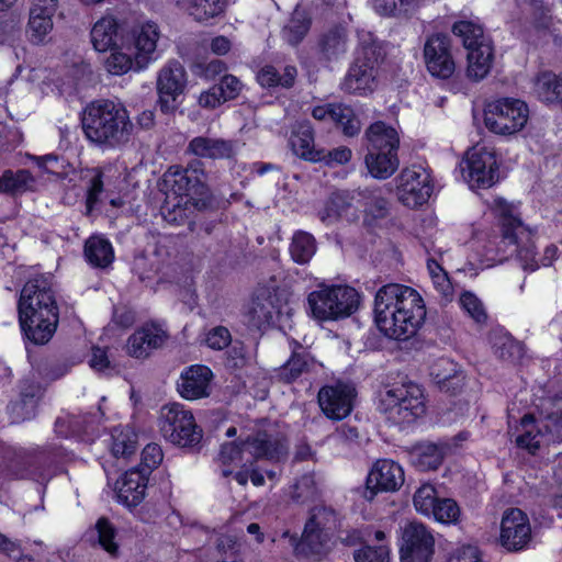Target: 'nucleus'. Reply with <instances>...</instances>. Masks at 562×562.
Masks as SVG:
<instances>
[{
    "mask_svg": "<svg viewBox=\"0 0 562 562\" xmlns=\"http://www.w3.org/2000/svg\"><path fill=\"white\" fill-rule=\"evenodd\" d=\"M374 322L391 339L406 340L425 321L426 307L419 293L398 283L385 284L374 297Z\"/></svg>",
    "mask_w": 562,
    "mask_h": 562,
    "instance_id": "f257e3e1",
    "label": "nucleus"
},
{
    "mask_svg": "<svg viewBox=\"0 0 562 562\" xmlns=\"http://www.w3.org/2000/svg\"><path fill=\"white\" fill-rule=\"evenodd\" d=\"M18 312L21 329L30 342L41 346L53 338L59 322V308L47 278L36 277L24 284Z\"/></svg>",
    "mask_w": 562,
    "mask_h": 562,
    "instance_id": "f03ea898",
    "label": "nucleus"
},
{
    "mask_svg": "<svg viewBox=\"0 0 562 562\" xmlns=\"http://www.w3.org/2000/svg\"><path fill=\"white\" fill-rule=\"evenodd\" d=\"M166 199L160 207L162 218L171 225H182L188 218V205H198L209 195L203 162L194 160L182 168L171 166L164 173Z\"/></svg>",
    "mask_w": 562,
    "mask_h": 562,
    "instance_id": "7ed1b4c3",
    "label": "nucleus"
},
{
    "mask_svg": "<svg viewBox=\"0 0 562 562\" xmlns=\"http://www.w3.org/2000/svg\"><path fill=\"white\" fill-rule=\"evenodd\" d=\"M81 124L86 137L103 148L127 144L134 131L127 110L110 100L89 103L83 109Z\"/></svg>",
    "mask_w": 562,
    "mask_h": 562,
    "instance_id": "20e7f679",
    "label": "nucleus"
},
{
    "mask_svg": "<svg viewBox=\"0 0 562 562\" xmlns=\"http://www.w3.org/2000/svg\"><path fill=\"white\" fill-rule=\"evenodd\" d=\"M286 453L285 439L279 434L258 431L255 436L248 437L240 443L228 442L221 447L220 461L223 465V476L233 473L228 465H243L254 460H280Z\"/></svg>",
    "mask_w": 562,
    "mask_h": 562,
    "instance_id": "39448f33",
    "label": "nucleus"
},
{
    "mask_svg": "<svg viewBox=\"0 0 562 562\" xmlns=\"http://www.w3.org/2000/svg\"><path fill=\"white\" fill-rule=\"evenodd\" d=\"M312 316L318 321H338L352 315L359 307L360 295L348 285L319 286L307 296Z\"/></svg>",
    "mask_w": 562,
    "mask_h": 562,
    "instance_id": "423d86ee",
    "label": "nucleus"
},
{
    "mask_svg": "<svg viewBox=\"0 0 562 562\" xmlns=\"http://www.w3.org/2000/svg\"><path fill=\"white\" fill-rule=\"evenodd\" d=\"M452 32L468 49V78L473 81L484 79L492 67L493 47L482 26L471 21H459L453 24Z\"/></svg>",
    "mask_w": 562,
    "mask_h": 562,
    "instance_id": "0eeeda50",
    "label": "nucleus"
},
{
    "mask_svg": "<svg viewBox=\"0 0 562 562\" xmlns=\"http://www.w3.org/2000/svg\"><path fill=\"white\" fill-rule=\"evenodd\" d=\"M493 211L501 223L502 243L514 246L513 251L517 252L524 270L535 271L538 269L533 245L518 247L519 240H529L530 232L519 218L516 207L506 200L497 198L494 200Z\"/></svg>",
    "mask_w": 562,
    "mask_h": 562,
    "instance_id": "6e6552de",
    "label": "nucleus"
},
{
    "mask_svg": "<svg viewBox=\"0 0 562 562\" xmlns=\"http://www.w3.org/2000/svg\"><path fill=\"white\" fill-rule=\"evenodd\" d=\"M380 405L394 423H411L426 411L423 390L412 382L387 387Z\"/></svg>",
    "mask_w": 562,
    "mask_h": 562,
    "instance_id": "1a4fd4ad",
    "label": "nucleus"
},
{
    "mask_svg": "<svg viewBox=\"0 0 562 562\" xmlns=\"http://www.w3.org/2000/svg\"><path fill=\"white\" fill-rule=\"evenodd\" d=\"M159 427L164 438L179 447H194L202 439V429L192 413L178 403L161 408Z\"/></svg>",
    "mask_w": 562,
    "mask_h": 562,
    "instance_id": "9d476101",
    "label": "nucleus"
},
{
    "mask_svg": "<svg viewBox=\"0 0 562 562\" xmlns=\"http://www.w3.org/2000/svg\"><path fill=\"white\" fill-rule=\"evenodd\" d=\"M528 114L529 110L524 101L505 98L486 105L484 123L495 134L512 135L526 125Z\"/></svg>",
    "mask_w": 562,
    "mask_h": 562,
    "instance_id": "9b49d317",
    "label": "nucleus"
},
{
    "mask_svg": "<svg viewBox=\"0 0 562 562\" xmlns=\"http://www.w3.org/2000/svg\"><path fill=\"white\" fill-rule=\"evenodd\" d=\"M460 170L471 189H487L498 180L495 153L484 146L471 148L461 161Z\"/></svg>",
    "mask_w": 562,
    "mask_h": 562,
    "instance_id": "f8f14e48",
    "label": "nucleus"
},
{
    "mask_svg": "<svg viewBox=\"0 0 562 562\" xmlns=\"http://www.w3.org/2000/svg\"><path fill=\"white\" fill-rule=\"evenodd\" d=\"M60 450L47 451L24 450L9 448L3 452V462L5 463L7 476L13 479H44L42 467L50 460L60 457Z\"/></svg>",
    "mask_w": 562,
    "mask_h": 562,
    "instance_id": "ddd939ff",
    "label": "nucleus"
},
{
    "mask_svg": "<svg viewBox=\"0 0 562 562\" xmlns=\"http://www.w3.org/2000/svg\"><path fill=\"white\" fill-rule=\"evenodd\" d=\"M396 183L398 201L411 209L426 203L432 191L430 176L420 166L404 168L396 177Z\"/></svg>",
    "mask_w": 562,
    "mask_h": 562,
    "instance_id": "4468645a",
    "label": "nucleus"
},
{
    "mask_svg": "<svg viewBox=\"0 0 562 562\" xmlns=\"http://www.w3.org/2000/svg\"><path fill=\"white\" fill-rule=\"evenodd\" d=\"M187 86L184 67L177 60L169 61L161 68L157 78L158 106L162 113L175 112L180 105L179 98Z\"/></svg>",
    "mask_w": 562,
    "mask_h": 562,
    "instance_id": "2eb2a0df",
    "label": "nucleus"
},
{
    "mask_svg": "<svg viewBox=\"0 0 562 562\" xmlns=\"http://www.w3.org/2000/svg\"><path fill=\"white\" fill-rule=\"evenodd\" d=\"M532 540L529 518L519 508H508L501 521L499 542L509 552L526 550Z\"/></svg>",
    "mask_w": 562,
    "mask_h": 562,
    "instance_id": "dca6fc26",
    "label": "nucleus"
},
{
    "mask_svg": "<svg viewBox=\"0 0 562 562\" xmlns=\"http://www.w3.org/2000/svg\"><path fill=\"white\" fill-rule=\"evenodd\" d=\"M402 540V562H430L435 538L425 525L416 521L407 524L403 529Z\"/></svg>",
    "mask_w": 562,
    "mask_h": 562,
    "instance_id": "f3484780",
    "label": "nucleus"
},
{
    "mask_svg": "<svg viewBox=\"0 0 562 562\" xmlns=\"http://www.w3.org/2000/svg\"><path fill=\"white\" fill-rule=\"evenodd\" d=\"M160 37L159 27L154 22L135 26L131 34L122 37V46L133 50L136 70H142L156 59L157 42Z\"/></svg>",
    "mask_w": 562,
    "mask_h": 562,
    "instance_id": "a211bd4d",
    "label": "nucleus"
},
{
    "mask_svg": "<svg viewBox=\"0 0 562 562\" xmlns=\"http://www.w3.org/2000/svg\"><path fill=\"white\" fill-rule=\"evenodd\" d=\"M424 59L431 76L439 79L450 78L456 70L450 37L442 33L429 36L424 45Z\"/></svg>",
    "mask_w": 562,
    "mask_h": 562,
    "instance_id": "6ab92c4d",
    "label": "nucleus"
},
{
    "mask_svg": "<svg viewBox=\"0 0 562 562\" xmlns=\"http://www.w3.org/2000/svg\"><path fill=\"white\" fill-rule=\"evenodd\" d=\"M404 483L402 467L392 460H379L370 471L362 492L363 498L371 502L378 492L397 491Z\"/></svg>",
    "mask_w": 562,
    "mask_h": 562,
    "instance_id": "aec40b11",
    "label": "nucleus"
},
{
    "mask_svg": "<svg viewBox=\"0 0 562 562\" xmlns=\"http://www.w3.org/2000/svg\"><path fill=\"white\" fill-rule=\"evenodd\" d=\"M356 390L352 385L337 383L323 386L317 395L318 404L324 414L335 420L347 417L352 411Z\"/></svg>",
    "mask_w": 562,
    "mask_h": 562,
    "instance_id": "412c9836",
    "label": "nucleus"
},
{
    "mask_svg": "<svg viewBox=\"0 0 562 562\" xmlns=\"http://www.w3.org/2000/svg\"><path fill=\"white\" fill-rule=\"evenodd\" d=\"M321 368L323 364L306 348L294 342L290 358L276 370L274 376L279 382L290 384Z\"/></svg>",
    "mask_w": 562,
    "mask_h": 562,
    "instance_id": "4be33fe9",
    "label": "nucleus"
},
{
    "mask_svg": "<svg viewBox=\"0 0 562 562\" xmlns=\"http://www.w3.org/2000/svg\"><path fill=\"white\" fill-rule=\"evenodd\" d=\"M278 314L280 305L277 294L268 288L257 289L246 313L248 326L262 329L272 324Z\"/></svg>",
    "mask_w": 562,
    "mask_h": 562,
    "instance_id": "5701e85b",
    "label": "nucleus"
},
{
    "mask_svg": "<svg viewBox=\"0 0 562 562\" xmlns=\"http://www.w3.org/2000/svg\"><path fill=\"white\" fill-rule=\"evenodd\" d=\"M212 378L213 373L206 366H191L181 373L178 391L183 398L190 401L207 397Z\"/></svg>",
    "mask_w": 562,
    "mask_h": 562,
    "instance_id": "b1692460",
    "label": "nucleus"
},
{
    "mask_svg": "<svg viewBox=\"0 0 562 562\" xmlns=\"http://www.w3.org/2000/svg\"><path fill=\"white\" fill-rule=\"evenodd\" d=\"M237 140L213 138L206 136L193 137L186 153L206 159H233L237 153Z\"/></svg>",
    "mask_w": 562,
    "mask_h": 562,
    "instance_id": "393cba45",
    "label": "nucleus"
},
{
    "mask_svg": "<svg viewBox=\"0 0 562 562\" xmlns=\"http://www.w3.org/2000/svg\"><path fill=\"white\" fill-rule=\"evenodd\" d=\"M353 196L348 191L334 192L325 202L324 207L318 211V217L325 225H333L339 220L348 222L358 218V211L352 205Z\"/></svg>",
    "mask_w": 562,
    "mask_h": 562,
    "instance_id": "a878e982",
    "label": "nucleus"
},
{
    "mask_svg": "<svg viewBox=\"0 0 562 562\" xmlns=\"http://www.w3.org/2000/svg\"><path fill=\"white\" fill-rule=\"evenodd\" d=\"M363 144L367 150L398 151L400 135L392 125L376 121L364 131Z\"/></svg>",
    "mask_w": 562,
    "mask_h": 562,
    "instance_id": "bb28decb",
    "label": "nucleus"
},
{
    "mask_svg": "<svg viewBox=\"0 0 562 562\" xmlns=\"http://www.w3.org/2000/svg\"><path fill=\"white\" fill-rule=\"evenodd\" d=\"M430 376L440 391L457 394L464 385V374L459 366L448 359L440 358L430 368Z\"/></svg>",
    "mask_w": 562,
    "mask_h": 562,
    "instance_id": "cd10ccee",
    "label": "nucleus"
},
{
    "mask_svg": "<svg viewBox=\"0 0 562 562\" xmlns=\"http://www.w3.org/2000/svg\"><path fill=\"white\" fill-rule=\"evenodd\" d=\"M375 75L376 69L372 68L370 64L364 65L361 59H356L341 81L340 88L347 93L366 94L372 92L376 86Z\"/></svg>",
    "mask_w": 562,
    "mask_h": 562,
    "instance_id": "c85d7f7f",
    "label": "nucleus"
},
{
    "mask_svg": "<svg viewBox=\"0 0 562 562\" xmlns=\"http://www.w3.org/2000/svg\"><path fill=\"white\" fill-rule=\"evenodd\" d=\"M167 334L156 325H146L136 330L127 340V351L132 357L145 358L151 350L162 346Z\"/></svg>",
    "mask_w": 562,
    "mask_h": 562,
    "instance_id": "c756f323",
    "label": "nucleus"
},
{
    "mask_svg": "<svg viewBox=\"0 0 562 562\" xmlns=\"http://www.w3.org/2000/svg\"><path fill=\"white\" fill-rule=\"evenodd\" d=\"M148 475L135 469L126 471L116 482L117 498L128 507L137 506L145 496Z\"/></svg>",
    "mask_w": 562,
    "mask_h": 562,
    "instance_id": "7c9ffc66",
    "label": "nucleus"
},
{
    "mask_svg": "<svg viewBox=\"0 0 562 562\" xmlns=\"http://www.w3.org/2000/svg\"><path fill=\"white\" fill-rule=\"evenodd\" d=\"M331 538V535L305 524L301 540L296 542V538L291 537V541L295 543L296 555L319 559L328 553Z\"/></svg>",
    "mask_w": 562,
    "mask_h": 562,
    "instance_id": "2f4dec72",
    "label": "nucleus"
},
{
    "mask_svg": "<svg viewBox=\"0 0 562 562\" xmlns=\"http://www.w3.org/2000/svg\"><path fill=\"white\" fill-rule=\"evenodd\" d=\"M349 35L346 26L334 25L321 34L317 47L321 57L326 61L341 58L348 50Z\"/></svg>",
    "mask_w": 562,
    "mask_h": 562,
    "instance_id": "473e14b6",
    "label": "nucleus"
},
{
    "mask_svg": "<svg viewBox=\"0 0 562 562\" xmlns=\"http://www.w3.org/2000/svg\"><path fill=\"white\" fill-rule=\"evenodd\" d=\"M290 145L293 153L302 159L312 162H319L324 159L322 150L314 146V131L308 121L299 122L294 125Z\"/></svg>",
    "mask_w": 562,
    "mask_h": 562,
    "instance_id": "72a5a7b5",
    "label": "nucleus"
},
{
    "mask_svg": "<svg viewBox=\"0 0 562 562\" xmlns=\"http://www.w3.org/2000/svg\"><path fill=\"white\" fill-rule=\"evenodd\" d=\"M538 424L546 443L562 441V408L555 405L554 400L549 398L541 403Z\"/></svg>",
    "mask_w": 562,
    "mask_h": 562,
    "instance_id": "f704fd0d",
    "label": "nucleus"
},
{
    "mask_svg": "<svg viewBox=\"0 0 562 562\" xmlns=\"http://www.w3.org/2000/svg\"><path fill=\"white\" fill-rule=\"evenodd\" d=\"M364 164L373 178L384 180L398 169L400 159L397 151L367 150Z\"/></svg>",
    "mask_w": 562,
    "mask_h": 562,
    "instance_id": "c9c22d12",
    "label": "nucleus"
},
{
    "mask_svg": "<svg viewBox=\"0 0 562 562\" xmlns=\"http://www.w3.org/2000/svg\"><path fill=\"white\" fill-rule=\"evenodd\" d=\"M91 42L98 52H106L122 43L124 35L119 33V25L113 18L99 20L91 30Z\"/></svg>",
    "mask_w": 562,
    "mask_h": 562,
    "instance_id": "e433bc0d",
    "label": "nucleus"
},
{
    "mask_svg": "<svg viewBox=\"0 0 562 562\" xmlns=\"http://www.w3.org/2000/svg\"><path fill=\"white\" fill-rule=\"evenodd\" d=\"M85 258L94 268L104 269L114 259V251L111 243L100 236H91L85 243Z\"/></svg>",
    "mask_w": 562,
    "mask_h": 562,
    "instance_id": "4c0bfd02",
    "label": "nucleus"
},
{
    "mask_svg": "<svg viewBox=\"0 0 562 562\" xmlns=\"http://www.w3.org/2000/svg\"><path fill=\"white\" fill-rule=\"evenodd\" d=\"M442 460V448L431 442L418 443L411 451V461L419 471L436 470Z\"/></svg>",
    "mask_w": 562,
    "mask_h": 562,
    "instance_id": "58836bf2",
    "label": "nucleus"
},
{
    "mask_svg": "<svg viewBox=\"0 0 562 562\" xmlns=\"http://www.w3.org/2000/svg\"><path fill=\"white\" fill-rule=\"evenodd\" d=\"M35 178L26 169L18 171L5 170L0 177V192L11 195L24 193L33 190Z\"/></svg>",
    "mask_w": 562,
    "mask_h": 562,
    "instance_id": "ea45409f",
    "label": "nucleus"
},
{
    "mask_svg": "<svg viewBox=\"0 0 562 562\" xmlns=\"http://www.w3.org/2000/svg\"><path fill=\"white\" fill-rule=\"evenodd\" d=\"M306 524L333 536L340 525V514L330 505L318 504L311 509Z\"/></svg>",
    "mask_w": 562,
    "mask_h": 562,
    "instance_id": "a19ab883",
    "label": "nucleus"
},
{
    "mask_svg": "<svg viewBox=\"0 0 562 562\" xmlns=\"http://www.w3.org/2000/svg\"><path fill=\"white\" fill-rule=\"evenodd\" d=\"M543 442L546 438L535 417L530 414L525 415L520 422V434L516 438L517 446L535 453Z\"/></svg>",
    "mask_w": 562,
    "mask_h": 562,
    "instance_id": "79ce46f5",
    "label": "nucleus"
},
{
    "mask_svg": "<svg viewBox=\"0 0 562 562\" xmlns=\"http://www.w3.org/2000/svg\"><path fill=\"white\" fill-rule=\"evenodd\" d=\"M535 93L543 102L562 100V75L551 71L539 74L535 80Z\"/></svg>",
    "mask_w": 562,
    "mask_h": 562,
    "instance_id": "37998d69",
    "label": "nucleus"
},
{
    "mask_svg": "<svg viewBox=\"0 0 562 562\" xmlns=\"http://www.w3.org/2000/svg\"><path fill=\"white\" fill-rule=\"evenodd\" d=\"M310 27L311 19L307 12L300 7H296L288 24L283 27L282 34L290 45L295 46L305 37Z\"/></svg>",
    "mask_w": 562,
    "mask_h": 562,
    "instance_id": "c03bdc74",
    "label": "nucleus"
},
{
    "mask_svg": "<svg viewBox=\"0 0 562 562\" xmlns=\"http://www.w3.org/2000/svg\"><path fill=\"white\" fill-rule=\"evenodd\" d=\"M316 251V240L310 233L299 231L293 235L290 245V254L292 259L304 265L311 260Z\"/></svg>",
    "mask_w": 562,
    "mask_h": 562,
    "instance_id": "a18cd8bd",
    "label": "nucleus"
},
{
    "mask_svg": "<svg viewBox=\"0 0 562 562\" xmlns=\"http://www.w3.org/2000/svg\"><path fill=\"white\" fill-rule=\"evenodd\" d=\"M97 536V543L111 557L117 558L120 555V546L115 541L116 528L105 517L97 520L94 526Z\"/></svg>",
    "mask_w": 562,
    "mask_h": 562,
    "instance_id": "49530a36",
    "label": "nucleus"
},
{
    "mask_svg": "<svg viewBox=\"0 0 562 562\" xmlns=\"http://www.w3.org/2000/svg\"><path fill=\"white\" fill-rule=\"evenodd\" d=\"M359 52L356 59H361L364 65L370 64L376 69L379 61L383 58L384 52L381 44L370 32L359 33Z\"/></svg>",
    "mask_w": 562,
    "mask_h": 562,
    "instance_id": "de8ad7c7",
    "label": "nucleus"
},
{
    "mask_svg": "<svg viewBox=\"0 0 562 562\" xmlns=\"http://www.w3.org/2000/svg\"><path fill=\"white\" fill-rule=\"evenodd\" d=\"M331 120L341 128L344 135L353 137L359 134L361 124L353 110L344 104H331Z\"/></svg>",
    "mask_w": 562,
    "mask_h": 562,
    "instance_id": "09e8293b",
    "label": "nucleus"
},
{
    "mask_svg": "<svg viewBox=\"0 0 562 562\" xmlns=\"http://www.w3.org/2000/svg\"><path fill=\"white\" fill-rule=\"evenodd\" d=\"M123 49L126 47H123L122 43L110 48L111 54L105 59V67L112 75H123L133 68L136 70L135 59L132 58L133 50L123 52Z\"/></svg>",
    "mask_w": 562,
    "mask_h": 562,
    "instance_id": "8fccbe9b",
    "label": "nucleus"
},
{
    "mask_svg": "<svg viewBox=\"0 0 562 562\" xmlns=\"http://www.w3.org/2000/svg\"><path fill=\"white\" fill-rule=\"evenodd\" d=\"M225 4V0H188L187 10L196 21L202 22L220 15Z\"/></svg>",
    "mask_w": 562,
    "mask_h": 562,
    "instance_id": "3c124183",
    "label": "nucleus"
},
{
    "mask_svg": "<svg viewBox=\"0 0 562 562\" xmlns=\"http://www.w3.org/2000/svg\"><path fill=\"white\" fill-rule=\"evenodd\" d=\"M493 348L495 355L505 361L514 362L520 359L524 355V348L520 342L508 335L495 337L493 340Z\"/></svg>",
    "mask_w": 562,
    "mask_h": 562,
    "instance_id": "603ef678",
    "label": "nucleus"
},
{
    "mask_svg": "<svg viewBox=\"0 0 562 562\" xmlns=\"http://www.w3.org/2000/svg\"><path fill=\"white\" fill-rule=\"evenodd\" d=\"M87 417H76L72 415L59 416L55 422V432L68 438L70 436H79L82 432H88Z\"/></svg>",
    "mask_w": 562,
    "mask_h": 562,
    "instance_id": "864d4df0",
    "label": "nucleus"
},
{
    "mask_svg": "<svg viewBox=\"0 0 562 562\" xmlns=\"http://www.w3.org/2000/svg\"><path fill=\"white\" fill-rule=\"evenodd\" d=\"M38 9H31L29 20V31L32 42L38 44L43 42L45 36L53 29V16L43 15L37 13Z\"/></svg>",
    "mask_w": 562,
    "mask_h": 562,
    "instance_id": "5fc2aeb1",
    "label": "nucleus"
},
{
    "mask_svg": "<svg viewBox=\"0 0 562 562\" xmlns=\"http://www.w3.org/2000/svg\"><path fill=\"white\" fill-rule=\"evenodd\" d=\"M430 516L442 524H454L460 517V507L452 498H438Z\"/></svg>",
    "mask_w": 562,
    "mask_h": 562,
    "instance_id": "6e6d98bb",
    "label": "nucleus"
},
{
    "mask_svg": "<svg viewBox=\"0 0 562 562\" xmlns=\"http://www.w3.org/2000/svg\"><path fill=\"white\" fill-rule=\"evenodd\" d=\"M459 303L462 310L477 324H484L487 314L482 301L472 292H463L460 295Z\"/></svg>",
    "mask_w": 562,
    "mask_h": 562,
    "instance_id": "4d7b16f0",
    "label": "nucleus"
},
{
    "mask_svg": "<svg viewBox=\"0 0 562 562\" xmlns=\"http://www.w3.org/2000/svg\"><path fill=\"white\" fill-rule=\"evenodd\" d=\"M112 452L115 457H128L136 451V435L130 430L115 431L112 435Z\"/></svg>",
    "mask_w": 562,
    "mask_h": 562,
    "instance_id": "13d9d810",
    "label": "nucleus"
},
{
    "mask_svg": "<svg viewBox=\"0 0 562 562\" xmlns=\"http://www.w3.org/2000/svg\"><path fill=\"white\" fill-rule=\"evenodd\" d=\"M437 499L435 487L430 484H424L415 492L413 502L417 512L430 516Z\"/></svg>",
    "mask_w": 562,
    "mask_h": 562,
    "instance_id": "bf43d9fd",
    "label": "nucleus"
},
{
    "mask_svg": "<svg viewBox=\"0 0 562 562\" xmlns=\"http://www.w3.org/2000/svg\"><path fill=\"white\" fill-rule=\"evenodd\" d=\"M414 0H374L378 13L387 16L407 14L413 8Z\"/></svg>",
    "mask_w": 562,
    "mask_h": 562,
    "instance_id": "052dcab7",
    "label": "nucleus"
},
{
    "mask_svg": "<svg viewBox=\"0 0 562 562\" xmlns=\"http://www.w3.org/2000/svg\"><path fill=\"white\" fill-rule=\"evenodd\" d=\"M91 179L87 187L86 207L87 213H91L94 205L100 201V195L103 192V171L101 168H93L91 170Z\"/></svg>",
    "mask_w": 562,
    "mask_h": 562,
    "instance_id": "680f3d73",
    "label": "nucleus"
},
{
    "mask_svg": "<svg viewBox=\"0 0 562 562\" xmlns=\"http://www.w3.org/2000/svg\"><path fill=\"white\" fill-rule=\"evenodd\" d=\"M164 454L161 448L157 443L147 445L142 452V462L137 470L149 475L162 461Z\"/></svg>",
    "mask_w": 562,
    "mask_h": 562,
    "instance_id": "e2e57ef3",
    "label": "nucleus"
},
{
    "mask_svg": "<svg viewBox=\"0 0 562 562\" xmlns=\"http://www.w3.org/2000/svg\"><path fill=\"white\" fill-rule=\"evenodd\" d=\"M353 557L356 562H390L385 546H366L357 550Z\"/></svg>",
    "mask_w": 562,
    "mask_h": 562,
    "instance_id": "0e129e2a",
    "label": "nucleus"
},
{
    "mask_svg": "<svg viewBox=\"0 0 562 562\" xmlns=\"http://www.w3.org/2000/svg\"><path fill=\"white\" fill-rule=\"evenodd\" d=\"M316 493L315 480L312 474H305L293 486L292 498L296 502H305Z\"/></svg>",
    "mask_w": 562,
    "mask_h": 562,
    "instance_id": "69168bd1",
    "label": "nucleus"
},
{
    "mask_svg": "<svg viewBox=\"0 0 562 562\" xmlns=\"http://www.w3.org/2000/svg\"><path fill=\"white\" fill-rule=\"evenodd\" d=\"M12 423H22L35 416L36 406L32 402L18 398L9 406Z\"/></svg>",
    "mask_w": 562,
    "mask_h": 562,
    "instance_id": "338daca9",
    "label": "nucleus"
},
{
    "mask_svg": "<svg viewBox=\"0 0 562 562\" xmlns=\"http://www.w3.org/2000/svg\"><path fill=\"white\" fill-rule=\"evenodd\" d=\"M205 341L210 348L222 350L231 344L232 336L226 327L217 326L207 333Z\"/></svg>",
    "mask_w": 562,
    "mask_h": 562,
    "instance_id": "774afa93",
    "label": "nucleus"
}]
</instances>
